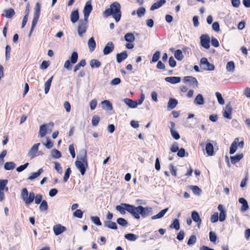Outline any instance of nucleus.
Listing matches in <instances>:
<instances>
[{
  "label": "nucleus",
  "instance_id": "c756f323",
  "mask_svg": "<svg viewBox=\"0 0 250 250\" xmlns=\"http://www.w3.org/2000/svg\"><path fill=\"white\" fill-rule=\"evenodd\" d=\"M53 76L49 78L44 84V93L47 94L49 91L51 84L53 80Z\"/></svg>",
  "mask_w": 250,
  "mask_h": 250
},
{
  "label": "nucleus",
  "instance_id": "13d9d810",
  "mask_svg": "<svg viewBox=\"0 0 250 250\" xmlns=\"http://www.w3.org/2000/svg\"><path fill=\"white\" fill-rule=\"evenodd\" d=\"M71 172V171L70 168L68 167L65 172L64 176L63 177L64 182H66L68 180V179L70 176Z\"/></svg>",
  "mask_w": 250,
  "mask_h": 250
},
{
  "label": "nucleus",
  "instance_id": "de8ad7c7",
  "mask_svg": "<svg viewBox=\"0 0 250 250\" xmlns=\"http://www.w3.org/2000/svg\"><path fill=\"white\" fill-rule=\"evenodd\" d=\"M39 208L41 211H46L47 209L48 205L47 202L45 200L42 201L40 204Z\"/></svg>",
  "mask_w": 250,
  "mask_h": 250
},
{
  "label": "nucleus",
  "instance_id": "c85d7f7f",
  "mask_svg": "<svg viewBox=\"0 0 250 250\" xmlns=\"http://www.w3.org/2000/svg\"><path fill=\"white\" fill-rule=\"evenodd\" d=\"M168 209V208H165V209L162 210L159 213H158L156 215L152 216L151 217V219L152 220H155V219H160V218H162L165 215V214L166 213V212L167 211Z\"/></svg>",
  "mask_w": 250,
  "mask_h": 250
},
{
  "label": "nucleus",
  "instance_id": "cd10ccee",
  "mask_svg": "<svg viewBox=\"0 0 250 250\" xmlns=\"http://www.w3.org/2000/svg\"><path fill=\"white\" fill-rule=\"evenodd\" d=\"M87 45L90 52H93L96 47V42L93 37L90 38L87 42Z\"/></svg>",
  "mask_w": 250,
  "mask_h": 250
},
{
  "label": "nucleus",
  "instance_id": "72a5a7b5",
  "mask_svg": "<svg viewBox=\"0 0 250 250\" xmlns=\"http://www.w3.org/2000/svg\"><path fill=\"white\" fill-rule=\"evenodd\" d=\"M103 107L106 108L109 110H111L113 109L111 103L108 100H104L101 103Z\"/></svg>",
  "mask_w": 250,
  "mask_h": 250
},
{
  "label": "nucleus",
  "instance_id": "1a4fd4ad",
  "mask_svg": "<svg viewBox=\"0 0 250 250\" xmlns=\"http://www.w3.org/2000/svg\"><path fill=\"white\" fill-rule=\"evenodd\" d=\"M93 9L91 4V0H88L85 4L83 9V13L84 15V19L85 20H88L89 15Z\"/></svg>",
  "mask_w": 250,
  "mask_h": 250
},
{
  "label": "nucleus",
  "instance_id": "473e14b6",
  "mask_svg": "<svg viewBox=\"0 0 250 250\" xmlns=\"http://www.w3.org/2000/svg\"><path fill=\"white\" fill-rule=\"evenodd\" d=\"M206 150L208 155L212 156L213 154V146L212 144L210 143L207 144Z\"/></svg>",
  "mask_w": 250,
  "mask_h": 250
},
{
  "label": "nucleus",
  "instance_id": "f257e3e1",
  "mask_svg": "<svg viewBox=\"0 0 250 250\" xmlns=\"http://www.w3.org/2000/svg\"><path fill=\"white\" fill-rule=\"evenodd\" d=\"M104 15L108 17L111 15L115 19L116 22H118L121 17V5L118 2H114L104 12Z\"/></svg>",
  "mask_w": 250,
  "mask_h": 250
},
{
  "label": "nucleus",
  "instance_id": "a211bd4d",
  "mask_svg": "<svg viewBox=\"0 0 250 250\" xmlns=\"http://www.w3.org/2000/svg\"><path fill=\"white\" fill-rule=\"evenodd\" d=\"M178 104V101L175 99L170 98L167 103V109L168 110L174 109Z\"/></svg>",
  "mask_w": 250,
  "mask_h": 250
},
{
  "label": "nucleus",
  "instance_id": "680f3d73",
  "mask_svg": "<svg viewBox=\"0 0 250 250\" xmlns=\"http://www.w3.org/2000/svg\"><path fill=\"white\" fill-rule=\"evenodd\" d=\"M196 241V237L194 235H191L188 241V245H191L194 244Z\"/></svg>",
  "mask_w": 250,
  "mask_h": 250
},
{
  "label": "nucleus",
  "instance_id": "5701e85b",
  "mask_svg": "<svg viewBox=\"0 0 250 250\" xmlns=\"http://www.w3.org/2000/svg\"><path fill=\"white\" fill-rule=\"evenodd\" d=\"M79 18V14L78 10L72 11L70 15L71 21L72 23L76 22Z\"/></svg>",
  "mask_w": 250,
  "mask_h": 250
},
{
  "label": "nucleus",
  "instance_id": "39448f33",
  "mask_svg": "<svg viewBox=\"0 0 250 250\" xmlns=\"http://www.w3.org/2000/svg\"><path fill=\"white\" fill-rule=\"evenodd\" d=\"M54 123L53 122H50L48 124H43L40 125L39 136L42 138L45 136L46 134L47 131L50 132L52 130V128L54 126Z\"/></svg>",
  "mask_w": 250,
  "mask_h": 250
},
{
  "label": "nucleus",
  "instance_id": "09e8293b",
  "mask_svg": "<svg viewBox=\"0 0 250 250\" xmlns=\"http://www.w3.org/2000/svg\"><path fill=\"white\" fill-rule=\"evenodd\" d=\"M86 64V62L85 60H82L80 62H79L78 64H77L74 69V72H76L77 70H78L81 66L83 67L85 66Z\"/></svg>",
  "mask_w": 250,
  "mask_h": 250
},
{
  "label": "nucleus",
  "instance_id": "0e129e2a",
  "mask_svg": "<svg viewBox=\"0 0 250 250\" xmlns=\"http://www.w3.org/2000/svg\"><path fill=\"white\" fill-rule=\"evenodd\" d=\"M10 52L11 47L9 45H7L5 48V57L6 60H8L10 58Z\"/></svg>",
  "mask_w": 250,
  "mask_h": 250
},
{
  "label": "nucleus",
  "instance_id": "6ab92c4d",
  "mask_svg": "<svg viewBox=\"0 0 250 250\" xmlns=\"http://www.w3.org/2000/svg\"><path fill=\"white\" fill-rule=\"evenodd\" d=\"M239 202L242 205L241 208L242 211H245L249 208L248 202L244 198H240L239 199Z\"/></svg>",
  "mask_w": 250,
  "mask_h": 250
},
{
  "label": "nucleus",
  "instance_id": "a18cd8bd",
  "mask_svg": "<svg viewBox=\"0 0 250 250\" xmlns=\"http://www.w3.org/2000/svg\"><path fill=\"white\" fill-rule=\"evenodd\" d=\"M101 65V62L98 61L97 60L93 59L91 60L90 62V65L92 68H98Z\"/></svg>",
  "mask_w": 250,
  "mask_h": 250
},
{
  "label": "nucleus",
  "instance_id": "2f4dec72",
  "mask_svg": "<svg viewBox=\"0 0 250 250\" xmlns=\"http://www.w3.org/2000/svg\"><path fill=\"white\" fill-rule=\"evenodd\" d=\"M8 184L7 180H0V192H3L2 190H5L8 191V188L6 187Z\"/></svg>",
  "mask_w": 250,
  "mask_h": 250
},
{
  "label": "nucleus",
  "instance_id": "a19ab883",
  "mask_svg": "<svg viewBox=\"0 0 250 250\" xmlns=\"http://www.w3.org/2000/svg\"><path fill=\"white\" fill-rule=\"evenodd\" d=\"M169 227L171 229H175L176 230L180 229V223L178 219H175L173 223L170 225Z\"/></svg>",
  "mask_w": 250,
  "mask_h": 250
},
{
  "label": "nucleus",
  "instance_id": "58836bf2",
  "mask_svg": "<svg viewBox=\"0 0 250 250\" xmlns=\"http://www.w3.org/2000/svg\"><path fill=\"white\" fill-rule=\"evenodd\" d=\"M125 237L129 241H134L138 238V236L133 233H127L125 235Z\"/></svg>",
  "mask_w": 250,
  "mask_h": 250
},
{
  "label": "nucleus",
  "instance_id": "37998d69",
  "mask_svg": "<svg viewBox=\"0 0 250 250\" xmlns=\"http://www.w3.org/2000/svg\"><path fill=\"white\" fill-rule=\"evenodd\" d=\"M16 164L14 162H6L4 165V168L6 170H12L15 168Z\"/></svg>",
  "mask_w": 250,
  "mask_h": 250
},
{
  "label": "nucleus",
  "instance_id": "aec40b11",
  "mask_svg": "<svg viewBox=\"0 0 250 250\" xmlns=\"http://www.w3.org/2000/svg\"><path fill=\"white\" fill-rule=\"evenodd\" d=\"M165 81L172 84L179 83L181 81V78L179 77H167L165 78Z\"/></svg>",
  "mask_w": 250,
  "mask_h": 250
},
{
  "label": "nucleus",
  "instance_id": "79ce46f5",
  "mask_svg": "<svg viewBox=\"0 0 250 250\" xmlns=\"http://www.w3.org/2000/svg\"><path fill=\"white\" fill-rule=\"evenodd\" d=\"M51 155L53 158H59L62 157L61 153L56 149L52 150Z\"/></svg>",
  "mask_w": 250,
  "mask_h": 250
},
{
  "label": "nucleus",
  "instance_id": "ea45409f",
  "mask_svg": "<svg viewBox=\"0 0 250 250\" xmlns=\"http://www.w3.org/2000/svg\"><path fill=\"white\" fill-rule=\"evenodd\" d=\"M226 69L228 71L232 73L234 71L235 65L234 63L232 61L228 62L226 65Z\"/></svg>",
  "mask_w": 250,
  "mask_h": 250
},
{
  "label": "nucleus",
  "instance_id": "2eb2a0df",
  "mask_svg": "<svg viewBox=\"0 0 250 250\" xmlns=\"http://www.w3.org/2000/svg\"><path fill=\"white\" fill-rule=\"evenodd\" d=\"M76 161H81L82 162H83L85 163L86 162H87V153L85 150L82 149L80 150L79 154L77 157Z\"/></svg>",
  "mask_w": 250,
  "mask_h": 250
},
{
  "label": "nucleus",
  "instance_id": "69168bd1",
  "mask_svg": "<svg viewBox=\"0 0 250 250\" xmlns=\"http://www.w3.org/2000/svg\"><path fill=\"white\" fill-rule=\"evenodd\" d=\"M217 239V236L216 234L210 231L209 232V240L212 242H215Z\"/></svg>",
  "mask_w": 250,
  "mask_h": 250
},
{
  "label": "nucleus",
  "instance_id": "052dcab7",
  "mask_svg": "<svg viewBox=\"0 0 250 250\" xmlns=\"http://www.w3.org/2000/svg\"><path fill=\"white\" fill-rule=\"evenodd\" d=\"M54 164L55 169H56V170H57L59 173L62 174V169L61 166L60 164L57 162H54Z\"/></svg>",
  "mask_w": 250,
  "mask_h": 250
},
{
  "label": "nucleus",
  "instance_id": "c03bdc74",
  "mask_svg": "<svg viewBox=\"0 0 250 250\" xmlns=\"http://www.w3.org/2000/svg\"><path fill=\"white\" fill-rule=\"evenodd\" d=\"M174 56L178 61H181L184 58L182 52L181 50H177L174 53Z\"/></svg>",
  "mask_w": 250,
  "mask_h": 250
},
{
  "label": "nucleus",
  "instance_id": "603ef678",
  "mask_svg": "<svg viewBox=\"0 0 250 250\" xmlns=\"http://www.w3.org/2000/svg\"><path fill=\"white\" fill-rule=\"evenodd\" d=\"M215 95L217 97L218 103L220 104H222V105L224 104L225 103V101H224L223 98H222L221 94L220 93H219V92H216Z\"/></svg>",
  "mask_w": 250,
  "mask_h": 250
},
{
  "label": "nucleus",
  "instance_id": "4468645a",
  "mask_svg": "<svg viewBox=\"0 0 250 250\" xmlns=\"http://www.w3.org/2000/svg\"><path fill=\"white\" fill-rule=\"evenodd\" d=\"M53 230L56 235H59L66 231V229L60 224H57L53 226Z\"/></svg>",
  "mask_w": 250,
  "mask_h": 250
},
{
  "label": "nucleus",
  "instance_id": "f3484780",
  "mask_svg": "<svg viewBox=\"0 0 250 250\" xmlns=\"http://www.w3.org/2000/svg\"><path fill=\"white\" fill-rule=\"evenodd\" d=\"M218 209L220 211L219 220L221 222H223L226 219V212L223 206L222 205H219Z\"/></svg>",
  "mask_w": 250,
  "mask_h": 250
},
{
  "label": "nucleus",
  "instance_id": "c9c22d12",
  "mask_svg": "<svg viewBox=\"0 0 250 250\" xmlns=\"http://www.w3.org/2000/svg\"><path fill=\"white\" fill-rule=\"evenodd\" d=\"M104 227L111 229H117V226L116 223L111 222L110 221L105 222L104 223Z\"/></svg>",
  "mask_w": 250,
  "mask_h": 250
},
{
  "label": "nucleus",
  "instance_id": "7ed1b4c3",
  "mask_svg": "<svg viewBox=\"0 0 250 250\" xmlns=\"http://www.w3.org/2000/svg\"><path fill=\"white\" fill-rule=\"evenodd\" d=\"M133 210L135 213L134 214L133 213V216L137 219L140 218V215L143 218H145L152 213V208L148 207H144L142 206H139L136 207L133 206Z\"/></svg>",
  "mask_w": 250,
  "mask_h": 250
},
{
  "label": "nucleus",
  "instance_id": "a878e982",
  "mask_svg": "<svg viewBox=\"0 0 250 250\" xmlns=\"http://www.w3.org/2000/svg\"><path fill=\"white\" fill-rule=\"evenodd\" d=\"M127 54L126 51H123L117 55V61L120 63L123 60H125L127 57Z\"/></svg>",
  "mask_w": 250,
  "mask_h": 250
},
{
  "label": "nucleus",
  "instance_id": "bb28decb",
  "mask_svg": "<svg viewBox=\"0 0 250 250\" xmlns=\"http://www.w3.org/2000/svg\"><path fill=\"white\" fill-rule=\"evenodd\" d=\"M166 3L165 0H160L158 1L153 3L150 7L151 10H154L161 7L164 4Z\"/></svg>",
  "mask_w": 250,
  "mask_h": 250
},
{
  "label": "nucleus",
  "instance_id": "f8f14e48",
  "mask_svg": "<svg viewBox=\"0 0 250 250\" xmlns=\"http://www.w3.org/2000/svg\"><path fill=\"white\" fill-rule=\"evenodd\" d=\"M75 165L77 168L79 170L81 174L83 175L86 171V168L87 167L88 163L87 162H82L81 161H76Z\"/></svg>",
  "mask_w": 250,
  "mask_h": 250
},
{
  "label": "nucleus",
  "instance_id": "4d7b16f0",
  "mask_svg": "<svg viewBox=\"0 0 250 250\" xmlns=\"http://www.w3.org/2000/svg\"><path fill=\"white\" fill-rule=\"evenodd\" d=\"M100 117L98 115H94L92 119V124L93 126H97L99 122Z\"/></svg>",
  "mask_w": 250,
  "mask_h": 250
},
{
  "label": "nucleus",
  "instance_id": "4c0bfd02",
  "mask_svg": "<svg viewBox=\"0 0 250 250\" xmlns=\"http://www.w3.org/2000/svg\"><path fill=\"white\" fill-rule=\"evenodd\" d=\"M4 16L7 18H11L15 15V11L13 9L9 8L4 11Z\"/></svg>",
  "mask_w": 250,
  "mask_h": 250
},
{
  "label": "nucleus",
  "instance_id": "393cba45",
  "mask_svg": "<svg viewBox=\"0 0 250 250\" xmlns=\"http://www.w3.org/2000/svg\"><path fill=\"white\" fill-rule=\"evenodd\" d=\"M231 107L229 105H227L225 107V109L224 110L223 113V116L224 117L230 119H231Z\"/></svg>",
  "mask_w": 250,
  "mask_h": 250
},
{
  "label": "nucleus",
  "instance_id": "6e6552de",
  "mask_svg": "<svg viewBox=\"0 0 250 250\" xmlns=\"http://www.w3.org/2000/svg\"><path fill=\"white\" fill-rule=\"evenodd\" d=\"M87 21L84 19L83 20L79 21L78 27V33L80 37H82L83 34L86 32L87 28Z\"/></svg>",
  "mask_w": 250,
  "mask_h": 250
},
{
  "label": "nucleus",
  "instance_id": "5fc2aeb1",
  "mask_svg": "<svg viewBox=\"0 0 250 250\" xmlns=\"http://www.w3.org/2000/svg\"><path fill=\"white\" fill-rule=\"evenodd\" d=\"M91 221L93 223L97 226H101L102 223L100 220V218L97 216H91Z\"/></svg>",
  "mask_w": 250,
  "mask_h": 250
},
{
  "label": "nucleus",
  "instance_id": "8fccbe9b",
  "mask_svg": "<svg viewBox=\"0 0 250 250\" xmlns=\"http://www.w3.org/2000/svg\"><path fill=\"white\" fill-rule=\"evenodd\" d=\"M117 222L119 225H120L123 227H126L128 225L127 221L124 218H118L117 219Z\"/></svg>",
  "mask_w": 250,
  "mask_h": 250
},
{
  "label": "nucleus",
  "instance_id": "4be33fe9",
  "mask_svg": "<svg viewBox=\"0 0 250 250\" xmlns=\"http://www.w3.org/2000/svg\"><path fill=\"white\" fill-rule=\"evenodd\" d=\"M238 140L239 139L238 138H236L234 139V141L231 144L230 149H229V153L230 154H232L234 153L237 149V144L238 143Z\"/></svg>",
  "mask_w": 250,
  "mask_h": 250
},
{
  "label": "nucleus",
  "instance_id": "423d86ee",
  "mask_svg": "<svg viewBox=\"0 0 250 250\" xmlns=\"http://www.w3.org/2000/svg\"><path fill=\"white\" fill-rule=\"evenodd\" d=\"M40 143L35 144L29 150L27 153V156L31 159H33L36 157L43 154L41 151L38 150V148Z\"/></svg>",
  "mask_w": 250,
  "mask_h": 250
},
{
  "label": "nucleus",
  "instance_id": "20e7f679",
  "mask_svg": "<svg viewBox=\"0 0 250 250\" xmlns=\"http://www.w3.org/2000/svg\"><path fill=\"white\" fill-rule=\"evenodd\" d=\"M116 209L121 214L124 215L126 211L130 213L132 216L134 214L133 210V206L128 204H122L121 205H118L116 207Z\"/></svg>",
  "mask_w": 250,
  "mask_h": 250
},
{
  "label": "nucleus",
  "instance_id": "774afa93",
  "mask_svg": "<svg viewBox=\"0 0 250 250\" xmlns=\"http://www.w3.org/2000/svg\"><path fill=\"white\" fill-rule=\"evenodd\" d=\"M64 108H65L66 112L69 113L71 110V105L67 101H65L63 104Z\"/></svg>",
  "mask_w": 250,
  "mask_h": 250
},
{
  "label": "nucleus",
  "instance_id": "b1692460",
  "mask_svg": "<svg viewBox=\"0 0 250 250\" xmlns=\"http://www.w3.org/2000/svg\"><path fill=\"white\" fill-rule=\"evenodd\" d=\"M191 217L193 220L196 222L198 226H199L202 222L198 213L196 211H193L191 213Z\"/></svg>",
  "mask_w": 250,
  "mask_h": 250
},
{
  "label": "nucleus",
  "instance_id": "f03ea898",
  "mask_svg": "<svg viewBox=\"0 0 250 250\" xmlns=\"http://www.w3.org/2000/svg\"><path fill=\"white\" fill-rule=\"evenodd\" d=\"M21 197L26 205L30 204L33 202L34 200H35V203L36 204H39L42 202V195L40 194H37L35 196V193L33 192H30L28 193L26 188H23L22 189Z\"/></svg>",
  "mask_w": 250,
  "mask_h": 250
},
{
  "label": "nucleus",
  "instance_id": "e433bc0d",
  "mask_svg": "<svg viewBox=\"0 0 250 250\" xmlns=\"http://www.w3.org/2000/svg\"><path fill=\"white\" fill-rule=\"evenodd\" d=\"M125 40L128 42H133L135 41V37L131 33H127L125 36Z\"/></svg>",
  "mask_w": 250,
  "mask_h": 250
},
{
  "label": "nucleus",
  "instance_id": "0eeeda50",
  "mask_svg": "<svg viewBox=\"0 0 250 250\" xmlns=\"http://www.w3.org/2000/svg\"><path fill=\"white\" fill-rule=\"evenodd\" d=\"M41 7V6L40 3L37 2L36 4L35 7L34 8L33 18L31 24V26H32V28L36 27L38 21L39 19L40 15Z\"/></svg>",
  "mask_w": 250,
  "mask_h": 250
},
{
  "label": "nucleus",
  "instance_id": "338daca9",
  "mask_svg": "<svg viewBox=\"0 0 250 250\" xmlns=\"http://www.w3.org/2000/svg\"><path fill=\"white\" fill-rule=\"evenodd\" d=\"M218 220V214L217 212L214 213L211 216L210 221L212 223H215Z\"/></svg>",
  "mask_w": 250,
  "mask_h": 250
},
{
  "label": "nucleus",
  "instance_id": "3c124183",
  "mask_svg": "<svg viewBox=\"0 0 250 250\" xmlns=\"http://www.w3.org/2000/svg\"><path fill=\"white\" fill-rule=\"evenodd\" d=\"M78 58V53L76 52H73L70 57L71 62L72 63H75Z\"/></svg>",
  "mask_w": 250,
  "mask_h": 250
},
{
  "label": "nucleus",
  "instance_id": "f704fd0d",
  "mask_svg": "<svg viewBox=\"0 0 250 250\" xmlns=\"http://www.w3.org/2000/svg\"><path fill=\"white\" fill-rule=\"evenodd\" d=\"M243 157V154H237L234 156L230 157L231 162L232 164H235L239 162Z\"/></svg>",
  "mask_w": 250,
  "mask_h": 250
},
{
  "label": "nucleus",
  "instance_id": "9b49d317",
  "mask_svg": "<svg viewBox=\"0 0 250 250\" xmlns=\"http://www.w3.org/2000/svg\"><path fill=\"white\" fill-rule=\"evenodd\" d=\"M185 83H188L189 85L193 88L198 87V83L196 79L192 76L185 77L184 79Z\"/></svg>",
  "mask_w": 250,
  "mask_h": 250
},
{
  "label": "nucleus",
  "instance_id": "bf43d9fd",
  "mask_svg": "<svg viewBox=\"0 0 250 250\" xmlns=\"http://www.w3.org/2000/svg\"><path fill=\"white\" fill-rule=\"evenodd\" d=\"M160 56V52L157 51L153 55L152 62H155L158 61Z\"/></svg>",
  "mask_w": 250,
  "mask_h": 250
},
{
  "label": "nucleus",
  "instance_id": "ddd939ff",
  "mask_svg": "<svg viewBox=\"0 0 250 250\" xmlns=\"http://www.w3.org/2000/svg\"><path fill=\"white\" fill-rule=\"evenodd\" d=\"M200 42L202 46L206 49H208L210 47V39L207 35H202L200 37Z\"/></svg>",
  "mask_w": 250,
  "mask_h": 250
},
{
  "label": "nucleus",
  "instance_id": "7c9ffc66",
  "mask_svg": "<svg viewBox=\"0 0 250 250\" xmlns=\"http://www.w3.org/2000/svg\"><path fill=\"white\" fill-rule=\"evenodd\" d=\"M204 100L203 96L199 94L194 101V103L197 105H202L204 104Z\"/></svg>",
  "mask_w": 250,
  "mask_h": 250
},
{
  "label": "nucleus",
  "instance_id": "9d476101",
  "mask_svg": "<svg viewBox=\"0 0 250 250\" xmlns=\"http://www.w3.org/2000/svg\"><path fill=\"white\" fill-rule=\"evenodd\" d=\"M200 63L204 70L211 71L214 69V65L210 63L206 58H201Z\"/></svg>",
  "mask_w": 250,
  "mask_h": 250
},
{
  "label": "nucleus",
  "instance_id": "6e6d98bb",
  "mask_svg": "<svg viewBox=\"0 0 250 250\" xmlns=\"http://www.w3.org/2000/svg\"><path fill=\"white\" fill-rule=\"evenodd\" d=\"M146 13V9L144 7H140L136 11V13L139 17H142Z\"/></svg>",
  "mask_w": 250,
  "mask_h": 250
},
{
  "label": "nucleus",
  "instance_id": "49530a36",
  "mask_svg": "<svg viewBox=\"0 0 250 250\" xmlns=\"http://www.w3.org/2000/svg\"><path fill=\"white\" fill-rule=\"evenodd\" d=\"M189 188L192 190L193 192L197 195H200L201 192V190L199 188L196 186H189Z\"/></svg>",
  "mask_w": 250,
  "mask_h": 250
},
{
  "label": "nucleus",
  "instance_id": "412c9836",
  "mask_svg": "<svg viewBox=\"0 0 250 250\" xmlns=\"http://www.w3.org/2000/svg\"><path fill=\"white\" fill-rule=\"evenodd\" d=\"M124 102L130 108H134L137 106V102L134 101L130 99L125 98L124 100Z\"/></svg>",
  "mask_w": 250,
  "mask_h": 250
},
{
  "label": "nucleus",
  "instance_id": "dca6fc26",
  "mask_svg": "<svg viewBox=\"0 0 250 250\" xmlns=\"http://www.w3.org/2000/svg\"><path fill=\"white\" fill-rule=\"evenodd\" d=\"M114 48V45L112 42H109L106 43L104 50L103 53L106 55L112 52Z\"/></svg>",
  "mask_w": 250,
  "mask_h": 250
},
{
  "label": "nucleus",
  "instance_id": "864d4df0",
  "mask_svg": "<svg viewBox=\"0 0 250 250\" xmlns=\"http://www.w3.org/2000/svg\"><path fill=\"white\" fill-rule=\"evenodd\" d=\"M170 130L171 135L174 139L175 140H178L180 138V135L176 130L172 128H170Z\"/></svg>",
  "mask_w": 250,
  "mask_h": 250
},
{
  "label": "nucleus",
  "instance_id": "e2e57ef3",
  "mask_svg": "<svg viewBox=\"0 0 250 250\" xmlns=\"http://www.w3.org/2000/svg\"><path fill=\"white\" fill-rule=\"evenodd\" d=\"M83 212L81 209H77L74 213L73 215L75 217L79 218H82L83 217Z\"/></svg>",
  "mask_w": 250,
  "mask_h": 250
}]
</instances>
